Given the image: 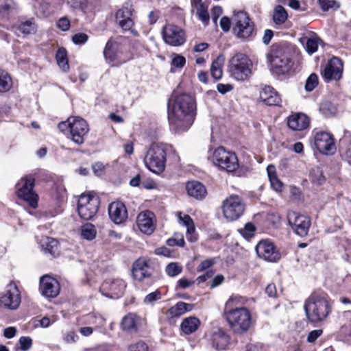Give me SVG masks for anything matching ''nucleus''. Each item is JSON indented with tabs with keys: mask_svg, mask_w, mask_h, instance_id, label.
Segmentation results:
<instances>
[{
	"mask_svg": "<svg viewBox=\"0 0 351 351\" xmlns=\"http://www.w3.org/2000/svg\"><path fill=\"white\" fill-rule=\"evenodd\" d=\"M196 106L189 95L181 94L176 97L169 105L168 119L171 127L176 132L187 130L193 124Z\"/></svg>",
	"mask_w": 351,
	"mask_h": 351,
	"instance_id": "nucleus-1",
	"label": "nucleus"
},
{
	"mask_svg": "<svg viewBox=\"0 0 351 351\" xmlns=\"http://www.w3.org/2000/svg\"><path fill=\"white\" fill-rule=\"evenodd\" d=\"M306 315L312 323L324 321L331 313V304L325 294L313 293L305 302Z\"/></svg>",
	"mask_w": 351,
	"mask_h": 351,
	"instance_id": "nucleus-2",
	"label": "nucleus"
},
{
	"mask_svg": "<svg viewBox=\"0 0 351 351\" xmlns=\"http://www.w3.org/2000/svg\"><path fill=\"white\" fill-rule=\"evenodd\" d=\"M173 152L171 145L153 144L145 156V165L153 173L160 174L165 170L167 156Z\"/></svg>",
	"mask_w": 351,
	"mask_h": 351,
	"instance_id": "nucleus-3",
	"label": "nucleus"
},
{
	"mask_svg": "<svg viewBox=\"0 0 351 351\" xmlns=\"http://www.w3.org/2000/svg\"><path fill=\"white\" fill-rule=\"evenodd\" d=\"M232 20V33L239 39L251 40L256 34L254 23L249 15L243 11L234 13Z\"/></svg>",
	"mask_w": 351,
	"mask_h": 351,
	"instance_id": "nucleus-4",
	"label": "nucleus"
},
{
	"mask_svg": "<svg viewBox=\"0 0 351 351\" xmlns=\"http://www.w3.org/2000/svg\"><path fill=\"white\" fill-rule=\"evenodd\" d=\"M272 71L281 75L288 73L293 66L288 49L281 45L274 46L268 56Z\"/></svg>",
	"mask_w": 351,
	"mask_h": 351,
	"instance_id": "nucleus-5",
	"label": "nucleus"
},
{
	"mask_svg": "<svg viewBox=\"0 0 351 351\" xmlns=\"http://www.w3.org/2000/svg\"><path fill=\"white\" fill-rule=\"evenodd\" d=\"M223 316L230 328L235 333L242 334L247 332L252 323V315L247 308L234 309L223 313Z\"/></svg>",
	"mask_w": 351,
	"mask_h": 351,
	"instance_id": "nucleus-6",
	"label": "nucleus"
},
{
	"mask_svg": "<svg viewBox=\"0 0 351 351\" xmlns=\"http://www.w3.org/2000/svg\"><path fill=\"white\" fill-rule=\"evenodd\" d=\"M252 61L243 53L235 54L229 62V72L235 80L243 81L252 74Z\"/></svg>",
	"mask_w": 351,
	"mask_h": 351,
	"instance_id": "nucleus-7",
	"label": "nucleus"
},
{
	"mask_svg": "<svg viewBox=\"0 0 351 351\" xmlns=\"http://www.w3.org/2000/svg\"><path fill=\"white\" fill-rule=\"evenodd\" d=\"M211 161L218 168L233 172L239 168V160L235 153L219 147L213 153Z\"/></svg>",
	"mask_w": 351,
	"mask_h": 351,
	"instance_id": "nucleus-8",
	"label": "nucleus"
},
{
	"mask_svg": "<svg viewBox=\"0 0 351 351\" xmlns=\"http://www.w3.org/2000/svg\"><path fill=\"white\" fill-rule=\"evenodd\" d=\"M126 50L127 47L118 40H109L104 50V56L109 63L117 66L130 60V55L125 52Z\"/></svg>",
	"mask_w": 351,
	"mask_h": 351,
	"instance_id": "nucleus-9",
	"label": "nucleus"
},
{
	"mask_svg": "<svg viewBox=\"0 0 351 351\" xmlns=\"http://www.w3.org/2000/svg\"><path fill=\"white\" fill-rule=\"evenodd\" d=\"M34 178L32 176L22 177L16 184L17 197L27 202L32 208L38 205V195L33 191Z\"/></svg>",
	"mask_w": 351,
	"mask_h": 351,
	"instance_id": "nucleus-10",
	"label": "nucleus"
},
{
	"mask_svg": "<svg viewBox=\"0 0 351 351\" xmlns=\"http://www.w3.org/2000/svg\"><path fill=\"white\" fill-rule=\"evenodd\" d=\"M99 206V197L91 193L82 194L77 202V213L84 220L91 219L97 213Z\"/></svg>",
	"mask_w": 351,
	"mask_h": 351,
	"instance_id": "nucleus-11",
	"label": "nucleus"
},
{
	"mask_svg": "<svg viewBox=\"0 0 351 351\" xmlns=\"http://www.w3.org/2000/svg\"><path fill=\"white\" fill-rule=\"evenodd\" d=\"M221 208L224 217L228 221H234L243 215L245 204L241 197L231 195L223 201Z\"/></svg>",
	"mask_w": 351,
	"mask_h": 351,
	"instance_id": "nucleus-12",
	"label": "nucleus"
},
{
	"mask_svg": "<svg viewBox=\"0 0 351 351\" xmlns=\"http://www.w3.org/2000/svg\"><path fill=\"white\" fill-rule=\"evenodd\" d=\"M314 144L317 150L325 155H332L337 149L333 135L322 130L315 132Z\"/></svg>",
	"mask_w": 351,
	"mask_h": 351,
	"instance_id": "nucleus-13",
	"label": "nucleus"
},
{
	"mask_svg": "<svg viewBox=\"0 0 351 351\" xmlns=\"http://www.w3.org/2000/svg\"><path fill=\"white\" fill-rule=\"evenodd\" d=\"M287 220L295 234L300 237L308 234L311 224V219L308 216L291 210L287 213Z\"/></svg>",
	"mask_w": 351,
	"mask_h": 351,
	"instance_id": "nucleus-14",
	"label": "nucleus"
},
{
	"mask_svg": "<svg viewBox=\"0 0 351 351\" xmlns=\"http://www.w3.org/2000/svg\"><path fill=\"white\" fill-rule=\"evenodd\" d=\"M21 304L20 291L15 284L10 283L0 294V305L10 310H16Z\"/></svg>",
	"mask_w": 351,
	"mask_h": 351,
	"instance_id": "nucleus-15",
	"label": "nucleus"
},
{
	"mask_svg": "<svg viewBox=\"0 0 351 351\" xmlns=\"http://www.w3.org/2000/svg\"><path fill=\"white\" fill-rule=\"evenodd\" d=\"M16 10V3L14 0H0V27L11 30L15 28L11 20Z\"/></svg>",
	"mask_w": 351,
	"mask_h": 351,
	"instance_id": "nucleus-16",
	"label": "nucleus"
},
{
	"mask_svg": "<svg viewBox=\"0 0 351 351\" xmlns=\"http://www.w3.org/2000/svg\"><path fill=\"white\" fill-rule=\"evenodd\" d=\"M36 14L47 18L54 14L63 4L64 0H32Z\"/></svg>",
	"mask_w": 351,
	"mask_h": 351,
	"instance_id": "nucleus-17",
	"label": "nucleus"
},
{
	"mask_svg": "<svg viewBox=\"0 0 351 351\" xmlns=\"http://www.w3.org/2000/svg\"><path fill=\"white\" fill-rule=\"evenodd\" d=\"M162 36L165 42L171 46H180L186 41L184 31L179 27L168 24L162 30Z\"/></svg>",
	"mask_w": 351,
	"mask_h": 351,
	"instance_id": "nucleus-18",
	"label": "nucleus"
},
{
	"mask_svg": "<svg viewBox=\"0 0 351 351\" xmlns=\"http://www.w3.org/2000/svg\"><path fill=\"white\" fill-rule=\"evenodd\" d=\"M71 123V139L77 145L83 144L85 136L89 131L88 125L84 119L79 117H72Z\"/></svg>",
	"mask_w": 351,
	"mask_h": 351,
	"instance_id": "nucleus-19",
	"label": "nucleus"
},
{
	"mask_svg": "<svg viewBox=\"0 0 351 351\" xmlns=\"http://www.w3.org/2000/svg\"><path fill=\"white\" fill-rule=\"evenodd\" d=\"M125 288L126 284L123 279L114 278L106 280L101 286V291L106 296L117 298L123 294Z\"/></svg>",
	"mask_w": 351,
	"mask_h": 351,
	"instance_id": "nucleus-20",
	"label": "nucleus"
},
{
	"mask_svg": "<svg viewBox=\"0 0 351 351\" xmlns=\"http://www.w3.org/2000/svg\"><path fill=\"white\" fill-rule=\"evenodd\" d=\"M256 252L260 258L269 262H276L280 258L279 252L268 240L261 241L256 246Z\"/></svg>",
	"mask_w": 351,
	"mask_h": 351,
	"instance_id": "nucleus-21",
	"label": "nucleus"
},
{
	"mask_svg": "<svg viewBox=\"0 0 351 351\" xmlns=\"http://www.w3.org/2000/svg\"><path fill=\"white\" fill-rule=\"evenodd\" d=\"M343 63L341 60L337 58H332L325 66L323 72V76L327 81L339 80L342 75Z\"/></svg>",
	"mask_w": 351,
	"mask_h": 351,
	"instance_id": "nucleus-22",
	"label": "nucleus"
},
{
	"mask_svg": "<svg viewBox=\"0 0 351 351\" xmlns=\"http://www.w3.org/2000/svg\"><path fill=\"white\" fill-rule=\"evenodd\" d=\"M154 217V214L149 210H145L138 214L136 223L141 232L147 235L154 232L156 229Z\"/></svg>",
	"mask_w": 351,
	"mask_h": 351,
	"instance_id": "nucleus-23",
	"label": "nucleus"
},
{
	"mask_svg": "<svg viewBox=\"0 0 351 351\" xmlns=\"http://www.w3.org/2000/svg\"><path fill=\"white\" fill-rule=\"evenodd\" d=\"M40 291L47 298H54L60 292V285L56 279L46 275L40 278Z\"/></svg>",
	"mask_w": 351,
	"mask_h": 351,
	"instance_id": "nucleus-24",
	"label": "nucleus"
},
{
	"mask_svg": "<svg viewBox=\"0 0 351 351\" xmlns=\"http://www.w3.org/2000/svg\"><path fill=\"white\" fill-rule=\"evenodd\" d=\"M152 269L144 259H138L133 265L132 274L134 279L142 281L147 280L151 282L153 280L151 277Z\"/></svg>",
	"mask_w": 351,
	"mask_h": 351,
	"instance_id": "nucleus-25",
	"label": "nucleus"
},
{
	"mask_svg": "<svg viewBox=\"0 0 351 351\" xmlns=\"http://www.w3.org/2000/svg\"><path fill=\"white\" fill-rule=\"evenodd\" d=\"M108 214L110 219L116 224L123 223L128 218L127 209L120 202H114L109 205Z\"/></svg>",
	"mask_w": 351,
	"mask_h": 351,
	"instance_id": "nucleus-26",
	"label": "nucleus"
},
{
	"mask_svg": "<svg viewBox=\"0 0 351 351\" xmlns=\"http://www.w3.org/2000/svg\"><path fill=\"white\" fill-rule=\"evenodd\" d=\"M116 20L123 30L130 29L133 25V9L128 6H123L117 10Z\"/></svg>",
	"mask_w": 351,
	"mask_h": 351,
	"instance_id": "nucleus-27",
	"label": "nucleus"
},
{
	"mask_svg": "<svg viewBox=\"0 0 351 351\" xmlns=\"http://www.w3.org/2000/svg\"><path fill=\"white\" fill-rule=\"evenodd\" d=\"M309 125V118L302 112L293 113L287 118L288 127L294 131L304 130L308 128Z\"/></svg>",
	"mask_w": 351,
	"mask_h": 351,
	"instance_id": "nucleus-28",
	"label": "nucleus"
},
{
	"mask_svg": "<svg viewBox=\"0 0 351 351\" xmlns=\"http://www.w3.org/2000/svg\"><path fill=\"white\" fill-rule=\"evenodd\" d=\"M191 304L183 302H178L167 310L165 313V316L168 322L171 324H173L178 318L185 313L191 311Z\"/></svg>",
	"mask_w": 351,
	"mask_h": 351,
	"instance_id": "nucleus-29",
	"label": "nucleus"
},
{
	"mask_svg": "<svg viewBox=\"0 0 351 351\" xmlns=\"http://www.w3.org/2000/svg\"><path fill=\"white\" fill-rule=\"evenodd\" d=\"M259 97L267 106H278L281 101L279 94L270 86H265L262 88Z\"/></svg>",
	"mask_w": 351,
	"mask_h": 351,
	"instance_id": "nucleus-30",
	"label": "nucleus"
},
{
	"mask_svg": "<svg viewBox=\"0 0 351 351\" xmlns=\"http://www.w3.org/2000/svg\"><path fill=\"white\" fill-rule=\"evenodd\" d=\"M179 223L186 228V239L191 242L196 241L197 235L195 234V227L192 218L186 214L182 212L177 213Z\"/></svg>",
	"mask_w": 351,
	"mask_h": 351,
	"instance_id": "nucleus-31",
	"label": "nucleus"
},
{
	"mask_svg": "<svg viewBox=\"0 0 351 351\" xmlns=\"http://www.w3.org/2000/svg\"><path fill=\"white\" fill-rule=\"evenodd\" d=\"M229 336L221 329L215 331L211 337L213 346L217 350H225L229 343Z\"/></svg>",
	"mask_w": 351,
	"mask_h": 351,
	"instance_id": "nucleus-32",
	"label": "nucleus"
},
{
	"mask_svg": "<svg viewBox=\"0 0 351 351\" xmlns=\"http://www.w3.org/2000/svg\"><path fill=\"white\" fill-rule=\"evenodd\" d=\"M186 189L189 195L197 199H202L206 195L205 186L197 181L188 182L186 185Z\"/></svg>",
	"mask_w": 351,
	"mask_h": 351,
	"instance_id": "nucleus-33",
	"label": "nucleus"
},
{
	"mask_svg": "<svg viewBox=\"0 0 351 351\" xmlns=\"http://www.w3.org/2000/svg\"><path fill=\"white\" fill-rule=\"evenodd\" d=\"M141 319L134 313H129L125 315L121 322V326L124 330L129 332H134L138 330Z\"/></svg>",
	"mask_w": 351,
	"mask_h": 351,
	"instance_id": "nucleus-34",
	"label": "nucleus"
},
{
	"mask_svg": "<svg viewBox=\"0 0 351 351\" xmlns=\"http://www.w3.org/2000/svg\"><path fill=\"white\" fill-rule=\"evenodd\" d=\"M200 325V321L195 317H189L184 318L181 324L180 330L185 335H190L195 332Z\"/></svg>",
	"mask_w": 351,
	"mask_h": 351,
	"instance_id": "nucleus-35",
	"label": "nucleus"
},
{
	"mask_svg": "<svg viewBox=\"0 0 351 351\" xmlns=\"http://www.w3.org/2000/svg\"><path fill=\"white\" fill-rule=\"evenodd\" d=\"M245 300L239 295H232L226 301L223 313L234 309H240L244 308L242 306L245 304Z\"/></svg>",
	"mask_w": 351,
	"mask_h": 351,
	"instance_id": "nucleus-36",
	"label": "nucleus"
},
{
	"mask_svg": "<svg viewBox=\"0 0 351 351\" xmlns=\"http://www.w3.org/2000/svg\"><path fill=\"white\" fill-rule=\"evenodd\" d=\"M101 0H81L80 9L86 14H92L101 7Z\"/></svg>",
	"mask_w": 351,
	"mask_h": 351,
	"instance_id": "nucleus-37",
	"label": "nucleus"
},
{
	"mask_svg": "<svg viewBox=\"0 0 351 351\" xmlns=\"http://www.w3.org/2000/svg\"><path fill=\"white\" fill-rule=\"evenodd\" d=\"M41 243L42 247L45 253H49L53 256L58 254L59 243L56 239L45 237Z\"/></svg>",
	"mask_w": 351,
	"mask_h": 351,
	"instance_id": "nucleus-38",
	"label": "nucleus"
},
{
	"mask_svg": "<svg viewBox=\"0 0 351 351\" xmlns=\"http://www.w3.org/2000/svg\"><path fill=\"white\" fill-rule=\"evenodd\" d=\"M96 235L97 230L93 224L86 223L82 226L80 228V237L82 239L92 241L96 237Z\"/></svg>",
	"mask_w": 351,
	"mask_h": 351,
	"instance_id": "nucleus-39",
	"label": "nucleus"
},
{
	"mask_svg": "<svg viewBox=\"0 0 351 351\" xmlns=\"http://www.w3.org/2000/svg\"><path fill=\"white\" fill-rule=\"evenodd\" d=\"M208 3L204 4H197V5H193L195 9L196 14L199 21H201L205 25L209 23L210 15L208 11Z\"/></svg>",
	"mask_w": 351,
	"mask_h": 351,
	"instance_id": "nucleus-40",
	"label": "nucleus"
},
{
	"mask_svg": "<svg viewBox=\"0 0 351 351\" xmlns=\"http://www.w3.org/2000/svg\"><path fill=\"white\" fill-rule=\"evenodd\" d=\"M224 62V58L223 57H217L212 63L210 67L211 75L216 80L221 78L223 75L222 67Z\"/></svg>",
	"mask_w": 351,
	"mask_h": 351,
	"instance_id": "nucleus-41",
	"label": "nucleus"
},
{
	"mask_svg": "<svg viewBox=\"0 0 351 351\" xmlns=\"http://www.w3.org/2000/svg\"><path fill=\"white\" fill-rule=\"evenodd\" d=\"M56 59L60 68L66 72L69 69V64L67 58V53L64 48H59L56 52Z\"/></svg>",
	"mask_w": 351,
	"mask_h": 351,
	"instance_id": "nucleus-42",
	"label": "nucleus"
},
{
	"mask_svg": "<svg viewBox=\"0 0 351 351\" xmlns=\"http://www.w3.org/2000/svg\"><path fill=\"white\" fill-rule=\"evenodd\" d=\"M12 88V80L5 71L0 69V93H7Z\"/></svg>",
	"mask_w": 351,
	"mask_h": 351,
	"instance_id": "nucleus-43",
	"label": "nucleus"
},
{
	"mask_svg": "<svg viewBox=\"0 0 351 351\" xmlns=\"http://www.w3.org/2000/svg\"><path fill=\"white\" fill-rule=\"evenodd\" d=\"M36 29L37 26L33 19L21 22L17 27V29L25 35L34 34Z\"/></svg>",
	"mask_w": 351,
	"mask_h": 351,
	"instance_id": "nucleus-44",
	"label": "nucleus"
},
{
	"mask_svg": "<svg viewBox=\"0 0 351 351\" xmlns=\"http://www.w3.org/2000/svg\"><path fill=\"white\" fill-rule=\"evenodd\" d=\"M288 18V14L286 10L282 5H276L273 12L274 22L277 25H281L285 23Z\"/></svg>",
	"mask_w": 351,
	"mask_h": 351,
	"instance_id": "nucleus-45",
	"label": "nucleus"
},
{
	"mask_svg": "<svg viewBox=\"0 0 351 351\" xmlns=\"http://www.w3.org/2000/svg\"><path fill=\"white\" fill-rule=\"evenodd\" d=\"M319 110L325 117H330L335 114L336 107L329 101H324L321 104Z\"/></svg>",
	"mask_w": 351,
	"mask_h": 351,
	"instance_id": "nucleus-46",
	"label": "nucleus"
},
{
	"mask_svg": "<svg viewBox=\"0 0 351 351\" xmlns=\"http://www.w3.org/2000/svg\"><path fill=\"white\" fill-rule=\"evenodd\" d=\"M318 3L324 12L335 10L339 8V4L335 0H318Z\"/></svg>",
	"mask_w": 351,
	"mask_h": 351,
	"instance_id": "nucleus-47",
	"label": "nucleus"
},
{
	"mask_svg": "<svg viewBox=\"0 0 351 351\" xmlns=\"http://www.w3.org/2000/svg\"><path fill=\"white\" fill-rule=\"evenodd\" d=\"M167 244L171 247H184L185 241L182 234H175L173 237L167 239Z\"/></svg>",
	"mask_w": 351,
	"mask_h": 351,
	"instance_id": "nucleus-48",
	"label": "nucleus"
},
{
	"mask_svg": "<svg viewBox=\"0 0 351 351\" xmlns=\"http://www.w3.org/2000/svg\"><path fill=\"white\" fill-rule=\"evenodd\" d=\"M162 298V295L160 291L156 290L154 292H152L147 294L143 302L145 304H154L156 301L160 300Z\"/></svg>",
	"mask_w": 351,
	"mask_h": 351,
	"instance_id": "nucleus-49",
	"label": "nucleus"
},
{
	"mask_svg": "<svg viewBox=\"0 0 351 351\" xmlns=\"http://www.w3.org/2000/svg\"><path fill=\"white\" fill-rule=\"evenodd\" d=\"M318 84V77L316 74L312 73L307 78L305 84V90L308 92L312 91Z\"/></svg>",
	"mask_w": 351,
	"mask_h": 351,
	"instance_id": "nucleus-50",
	"label": "nucleus"
},
{
	"mask_svg": "<svg viewBox=\"0 0 351 351\" xmlns=\"http://www.w3.org/2000/svg\"><path fill=\"white\" fill-rule=\"evenodd\" d=\"M319 38L317 37L308 38L306 43V49L308 53H313L317 50Z\"/></svg>",
	"mask_w": 351,
	"mask_h": 351,
	"instance_id": "nucleus-51",
	"label": "nucleus"
},
{
	"mask_svg": "<svg viewBox=\"0 0 351 351\" xmlns=\"http://www.w3.org/2000/svg\"><path fill=\"white\" fill-rule=\"evenodd\" d=\"M165 271L169 276H175L182 271V267L176 263H171L167 265Z\"/></svg>",
	"mask_w": 351,
	"mask_h": 351,
	"instance_id": "nucleus-52",
	"label": "nucleus"
},
{
	"mask_svg": "<svg viewBox=\"0 0 351 351\" xmlns=\"http://www.w3.org/2000/svg\"><path fill=\"white\" fill-rule=\"evenodd\" d=\"M240 232L244 238L250 239L254 234L255 227L252 223H248L245 224V227L240 230Z\"/></svg>",
	"mask_w": 351,
	"mask_h": 351,
	"instance_id": "nucleus-53",
	"label": "nucleus"
},
{
	"mask_svg": "<svg viewBox=\"0 0 351 351\" xmlns=\"http://www.w3.org/2000/svg\"><path fill=\"white\" fill-rule=\"evenodd\" d=\"M128 351H148V346L145 342L139 341L129 345Z\"/></svg>",
	"mask_w": 351,
	"mask_h": 351,
	"instance_id": "nucleus-54",
	"label": "nucleus"
},
{
	"mask_svg": "<svg viewBox=\"0 0 351 351\" xmlns=\"http://www.w3.org/2000/svg\"><path fill=\"white\" fill-rule=\"evenodd\" d=\"M216 259L215 258H208L204 261H202L199 265L197 267V271L202 272L204 270L210 268L212 267L214 264L216 263Z\"/></svg>",
	"mask_w": 351,
	"mask_h": 351,
	"instance_id": "nucleus-55",
	"label": "nucleus"
},
{
	"mask_svg": "<svg viewBox=\"0 0 351 351\" xmlns=\"http://www.w3.org/2000/svg\"><path fill=\"white\" fill-rule=\"evenodd\" d=\"M186 64V58L179 54H173V57L172 58L171 64L176 67L181 69Z\"/></svg>",
	"mask_w": 351,
	"mask_h": 351,
	"instance_id": "nucleus-56",
	"label": "nucleus"
},
{
	"mask_svg": "<svg viewBox=\"0 0 351 351\" xmlns=\"http://www.w3.org/2000/svg\"><path fill=\"white\" fill-rule=\"evenodd\" d=\"M19 343L22 351H27L32 346V340L29 337H21Z\"/></svg>",
	"mask_w": 351,
	"mask_h": 351,
	"instance_id": "nucleus-57",
	"label": "nucleus"
},
{
	"mask_svg": "<svg viewBox=\"0 0 351 351\" xmlns=\"http://www.w3.org/2000/svg\"><path fill=\"white\" fill-rule=\"evenodd\" d=\"M88 36L85 33H77L72 37V40L75 45H83L88 40Z\"/></svg>",
	"mask_w": 351,
	"mask_h": 351,
	"instance_id": "nucleus-58",
	"label": "nucleus"
},
{
	"mask_svg": "<svg viewBox=\"0 0 351 351\" xmlns=\"http://www.w3.org/2000/svg\"><path fill=\"white\" fill-rule=\"evenodd\" d=\"M71 120H72V117L68 118V119L66 121L61 122L58 124L59 130L64 134H67V133L70 134V130L71 128V123H72Z\"/></svg>",
	"mask_w": 351,
	"mask_h": 351,
	"instance_id": "nucleus-59",
	"label": "nucleus"
},
{
	"mask_svg": "<svg viewBox=\"0 0 351 351\" xmlns=\"http://www.w3.org/2000/svg\"><path fill=\"white\" fill-rule=\"evenodd\" d=\"M323 333L322 329H317L311 331L307 337V341L309 343L315 342L318 337H319Z\"/></svg>",
	"mask_w": 351,
	"mask_h": 351,
	"instance_id": "nucleus-60",
	"label": "nucleus"
},
{
	"mask_svg": "<svg viewBox=\"0 0 351 351\" xmlns=\"http://www.w3.org/2000/svg\"><path fill=\"white\" fill-rule=\"evenodd\" d=\"M271 186L274 190L277 192H280L282 191L283 184L281 181L278 178V177H272V178L269 179Z\"/></svg>",
	"mask_w": 351,
	"mask_h": 351,
	"instance_id": "nucleus-61",
	"label": "nucleus"
},
{
	"mask_svg": "<svg viewBox=\"0 0 351 351\" xmlns=\"http://www.w3.org/2000/svg\"><path fill=\"white\" fill-rule=\"evenodd\" d=\"M78 339L77 335L74 331H69L63 337V340L66 343H72Z\"/></svg>",
	"mask_w": 351,
	"mask_h": 351,
	"instance_id": "nucleus-62",
	"label": "nucleus"
},
{
	"mask_svg": "<svg viewBox=\"0 0 351 351\" xmlns=\"http://www.w3.org/2000/svg\"><path fill=\"white\" fill-rule=\"evenodd\" d=\"M56 321H57V316H56V315H53L51 318L45 316V317H43L40 320V325L43 328H47L51 324L56 322Z\"/></svg>",
	"mask_w": 351,
	"mask_h": 351,
	"instance_id": "nucleus-63",
	"label": "nucleus"
},
{
	"mask_svg": "<svg viewBox=\"0 0 351 351\" xmlns=\"http://www.w3.org/2000/svg\"><path fill=\"white\" fill-rule=\"evenodd\" d=\"M57 26L61 30L66 31L70 27V21L66 17L61 18L57 22Z\"/></svg>",
	"mask_w": 351,
	"mask_h": 351,
	"instance_id": "nucleus-64",
	"label": "nucleus"
}]
</instances>
